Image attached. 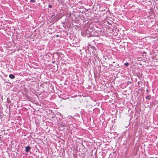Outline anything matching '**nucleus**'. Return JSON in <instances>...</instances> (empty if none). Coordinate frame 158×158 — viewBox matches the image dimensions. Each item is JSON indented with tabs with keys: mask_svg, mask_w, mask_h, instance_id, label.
Wrapping results in <instances>:
<instances>
[{
	"mask_svg": "<svg viewBox=\"0 0 158 158\" xmlns=\"http://www.w3.org/2000/svg\"><path fill=\"white\" fill-rule=\"evenodd\" d=\"M25 151L27 152H28L30 151V150L31 149V147L30 146H27L25 147Z\"/></svg>",
	"mask_w": 158,
	"mask_h": 158,
	"instance_id": "f257e3e1",
	"label": "nucleus"
},
{
	"mask_svg": "<svg viewBox=\"0 0 158 158\" xmlns=\"http://www.w3.org/2000/svg\"><path fill=\"white\" fill-rule=\"evenodd\" d=\"M9 77L11 79H14L15 78V76L14 74H10L9 75Z\"/></svg>",
	"mask_w": 158,
	"mask_h": 158,
	"instance_id": "f03ea898",
	"label": "nucleus"
},
{
	"mask_svg": "<svg viewBox=\"0 0 158 158\" xmlns=\"http://www.w3.org/2000/svg\"><path fill=\"white\" fill-rule=\"evenodd\" d=\"M151 98V95H148L146 97V99H147L148 100H149Z\"/></svg>",
	"mask_w": 158,
	"mask_h": 158,
	"instance_id": "7ed1b4c3",
	"label": "nucleus"
},
{
	"mask_svg": "<svg viewBox=\"0 0 158 158\" xmlns=\"http://www.w3.org/2000/svg\"><path fill=\"white\" fill-rule=\"evenodd\" d=\"M126 66V67H127L129 65V63L128 62L125 63L124 64Z\"/></svg>",
	"mask_w": 158,
	"mask_h": 158,
	"instance_id": "20e7f679",
	"label": "nucleus"
},
{
	"mask_svg": "<svg viewBox=\"0 0 158 158\" xmlns=\"http://www.w3.org/2000/svg\"><path fill=\"white\" fill-rule=\"evenodd\" d=\"M35 1L34 0H30V2H35Z\"/></svg>",
	"mask_w": 158,
	"mask_h": 158,
	"instance_id": "39448f33",
	"label": "nucleus"
},
{
	"mask_svg": "<svg viewBox=\"0 0 158 158\" xmlns=\"http://www.w3.org/2000/svg\"><path fill=\"white\" fill-rule=\"evenodd\" d=\"M48 6L50 8H51L52 7V5H49Z\"/></svg>",
	"mask_w": 158,
	"mask_h": 158,
	"instance_id": "423d86ee",
	"label": "nucleus"
},
{
	"mask_svg": "<svg viewBox=\"0 0 158 158\" xmlns=\"http://www.w3.org/2000/svg\"><path fill=\"white\" fill-rule=\"evenodd\" d=\"M65 126V124H63V125H61V126L62 127H64Z\"/></svg>",
	"mask_w": 158,
	"mask_h": 158,
	"instance_id": "0eeeda50",
	"label": "nucleus"
},
{
	"mask_svg": "<svg viewBox=\"0 0 158 158\" xmlns=\"http://www.w3.org/2000/svg\"><path fill=\"white\" fill-rule=\"evenodd\" d=\"M146 91H147V92H148V91H148V89H147Z\"/></svg>",
	"mask_w": 158,
	"mask_h": 158,
	"instance_id": "6e6552de",
	"label": "nucleus"
},
{
	"mask_svg": "<svg viewBox=\"0 0 158 158\" xmlns=\"http://www.w3.org/2000/svg\"><path fill=\"white\" fill-rule=\"evenodd\" d=\"M56 36H57V37L58 36V35H57Z\"/></svg>",
	"mask_w": 158,
	"mask_h": 158,
	"instance_id": "1a4fd4ad",
	"label": "nucleus"
}]
</instances>
